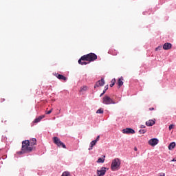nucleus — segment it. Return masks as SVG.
I'll use <instances>...</instances> for the list:
<instances>
[{"mask_svg": "<svg viewBox=\"0 0 176 176\" xmlns=\"http://www.w3.org/2000/svg\"><path fill=\"white\" fill-rule=\"evenodd\" d=\"M148 109H149V111H155V108H153V107H151Z\"/></svg>", "mask_w": 176, "mask_h": 176, "instance_id": "30", "label": "nucleus"}, {"mask_svg": "<svg viewBox=\"0 0 176 176\" xmlns=\"http://www.w3.org/2000/svg\"><path fill=\"white\" fill-rule=\"evenodd\" d=\"M81 60H82V61H89V63H91V61H96V60H97V56L94 53H89L81 56Z\"/></svg>", "mask_w": 176, "mask_h": 176, "instance_id": "2", "label": "nucleus"}, {"mask_svg": "<svg viewBox=\"0 0 176 176\" xmlns=\"http://www.w3.org/2000/svg\"><path fill=\"white\" fill-rule=\"evenodd\" d=\"M174 124H170V125H169V130H173V129H174Z\"/></svg>", "mask_w": 176, "mask_h": 176, "instance_id": "27", "label": "nucleus"}, {"mask_svg": "<svg viewBox=\"0 0 176 176\" xmlns=\"http://www.w3.org/2000/svg\"><path fill=\"white\" fill-rule=\"evenodd\" d=\"M155 120H150L146 122V125L148 126H153L155 124Z\"/></svg>", "mask_w": 176, "mask_h": 176, "instance_id": "12", "label": "nucleus"}, {"mask_svg": "<svg viewBox=\"0 0 176 176\" xmlns=\"http://www.w3.org/2000/svg\"><path fill=\"white\" fill-rule=\"evenodd\" d=\"M107 173V168L102 167L100 170H97L98 176H104Z\"/></svg>", "mask_w": 176, "mask_h": 176, "instance_id": "6", "label": "nucleus"}, {"mask_svg": "<svg viewBox=\"0 0 176 176\" xmlns=\"http://www.w3.org/2000/svg\"><path fill=\"white\" fill-rule=\"evenodd\" d=\"M29 144L30 146H35L36 145V139L32 138L29 140Z\"/></svg>", "mask_w": 176, "mask_h": 176, "instance_id": "11", "label": "nucleus"}, {"mask_svg": "<svg viewBox=\"0 0 176 176\" xmlns=\"http://www.w3.org/2000/svg\"><path fill=\"white\" fill-rule=\"evenodd\" d=\"M141 129H145V126L141 125Z\"/></svg>", "mask_w": 176, "mask_h": 176, "instance_id": "33", "label": "nucleus"}, {"mask_svg": "<svg viewBox=\"0 0 176 176\" xmlns=\"http://www.w3.org/2000/svg\"><path fill=\"white\" fill-rule=\"evenodd\" d=\"M53 141L54 143L57 145V146H58V148H63L64 149L67 148L65 144L63 142H61V140H60V138H58V137L53 138Z\"/></svg>", "mask_w": 176, "mask_h": 176, "instance_id": "5", "label": "nucleus"}, {"mask_svg": "<svg viewBox=\"0 0 176 176\" xmlns=\"http://www.w3.org/2000/svg\"><path fill=\"white\" fill-rule=\"evenodd\" d=\"M96 113H104V110L102 109H99L97 110Z\"/></svg>", "mask_w": 176, "mask_h": 176, "instance_id": "23", "label": "nucleus"}, {"mask_svg": "<svg viewBox=\"0 0 176 176\" xmlns=\"http://www.w3.org/2000/svg\"><path fill=\"white\" fill-rule=\"evenodd\" d=\"M78 64H80V65H86L89 64V63L86 62L85 60H82V58H80L78 60Z\"/></svg>", "mask_w": 176, "mask_h": 176, "instance_id": "15", "label": "nucleus"}, {"mask_svg": "<svg viewBox=\"0 0 176 176\" xmlns=\"http://www.w3.org/2000/svg\"><path fill=\"white\" fill-rule=\"evenodd\" d=\"M95 141H96V142H97L98 141H100V135H98V136H97V138H96V139L95 140Z\"/></svg>", "mask_w": 176, "mask_h": 176, "instance_id": "28", "label": "nucleus"}, {"mask_svg": "<svg viewBox=\"0 0 176 176\" xmlns=\"http://www.w3.org/2000/svg\"><path fill=\"white\" fill-rule=\"evenodd\" d=\"M120 159L115 158L111 162V170L112 171H118L120 168Z\"/></svg>", "mask_w": 176, "mask_h": 176, "instance_id": "3", "label": "nucleus"}, {"mask_svg": "<svg viewBox=\"0 0 176 176\" xmlns=\"http://www.w3.org/2000/svg\"><path fill=\"white\" fill-rule=\"evenodd\" d=\"M3 101H5V99H3Z\"/></svg>", "mask_w": 176, "mask_h": 176, "instance_id": "37", "label": "nucleus"}, {"mask_svg": "<svg viewBox=\"0 0 176 176\" xmlns=\"http://www.w3.org/2000/svg\"><path fill=\"white\" fill-rule=\"evenodd\" d=\"M105 85V80H104V78H101V80L96 82V83L94 85V89L96 87H100V86H104Z\"/></svg>", "mask_w": 176, "mask_h": 176, "instance_id": "9", "label": "nucleus"}, {"mask_svg": "<svg viewBox=\"0 0 176 176\" xmlns=\"http://www.w3.org/2000/svg\"><path fill=\"white\" fill-rule=\"evenodd\" d=\"M175 148V142H171L168 146L169 151H173Z\"/></svg>", "mask_w": 176, "mask_h": 176, "instance_id": "17", "label": "nucleus"}, {"mask_svg": "<svg viewBox=\"0 0 176 176\" xmlns=\"http://www.w3.org/2000/svg\"><path fill=\"white\" fill-rule=\"evenodd\" d=\"M41 120V118L38 117V118H36V119L34 120V123H39V122H40Z\"/></svg>", "mask_w": 176, "mask_h": 176, "instance_id": "24", "label": "nucleus"}, {"mask_svg": "<svg viewBox=\"0 0 176 176\" xmlns=\"http://www.w3.org/2000/svg\"><path fill=\"white\" fill-rule=\"evenodd\" d=\"M102 96H104V92H102V93L100 94V97H102Z\"/></svg>", "mask_w": 176, "mask_h": 176, "instance_id": "34", "label": "nucleus"}, {"mask_svg": "<svg viewBox=\"0 0 176 176\" xmlns=\"http://www.w3.org/2000/svg\"><path fill=\"white\" fill-rule=\"evenodd\" d=\"M56 78H58V79H60V80H67V77L61 74H56Z\"/></svg>", "mask_w": 176, "mask_h": 176, "instance_id": "13", "label": "nucleus"}, {"mask_svg": "<svg viewBox=\"0 0 176 176\" xmlns=\"http://www.w3.org/2000/svg\"><path fill=\"white\" fill-rule=\"evenodd\" d=\"M102 104H104L105 105H111V104H118V102L113 101V99L108 96H104L102 98Z\"/></svg>", "mask_w": 176, "mask_h": 176, "instance_id": "4", "label": "nucleus"}, {"mask_svg": "<svg viewBox=\"0 0 176 176\" xmlns=\"http://www.w3.org/2000/svg\"><path fill=\"white\" fill-rule=\"evenodd\" d=\"M61 176H71V173L69 171H65L62 173Z\"/></svg>", "mask_w": 176, "mask_h": 176, "instance_id": "21", "label": "nucleus"}, {"mask_svg": "<svg viewBox=\"0 0 176 176\" xmlns=\"http://www.w3.org/2000/svg\"><path fill=\"white\" fill-rule=\"evenodd\" d=\"M40 119L42 120L45 118V115L39 116Z\"/></svg>", "mask_w": 176, "mask_h": 176, "instance_id": "29", "label": "nucleus"}, {"mask_svg": "<svg viewBox=\"0 0 176 176\" xmlns=\"http://www.w3.org/2000/svg\"><path fill=\"white\" fill-rule=\"evenodd\" d=\"M159 144V140L156 138H153L151 139L148 141V144L151 145V146H155V145H157Z\"/></svg>", "mask_w": 176, "mask_h": 176, "instance_id": "8", "label": "nucleus"}, {"mask_svg": "<svg viewBox=\"0 0 176 176\" xmlns=\"http://www.w3.org/2000/svg\"><path fill=\"white\" fill-rule=\"evenodd\" d=\"M96 144H97V142L95 140H93L92 142H91L90 147L88 148L89 151H91L93 149V146H94L96 145Z\"/></svg>", "mask_w": 176, "mask_h": 176, "instance_id": "16", "label": "nucleus"}, {"mask_svg": "<svg viewBox=\"0 0 176 176\" xmlns=\"http://www.w3.org/2000/svg\"><path fill=\"white\" fill-rule=\"evenodd\" d=\"M52 112H53V109H50L48 111H45L46 115H50V113H52Z\"/></svg>", "mask_w": 176, "mask_h": 176, "instance_id": "25", "label": "nucleus"}, {"mask_svg": "<svg viewBox=\"0 0 176 176\" xmlns=\"http://www.w3.org/2000/svg\"><path fill=\"white\" fill-rule=\"evenodd\" d=\"M87 90V86H83L80 89V93L82 91H86Z\"/></svg>", "mask_w": 176, "mask_h": 176, "instance_id": "20", "label": "nucleus"}, {"mask_svg": "<svg viewBox=\"0 0 176 176\" xmlns=\"http://www.w3.org/2000/svg\"><path fill=\"white\" fill-rule=\"evenodd\" d=\"M106 91H107V90L104 89V90L103 91V94H105Z\"/></svg>", "mask_w": 176, "mask_h": 176, "instance_id": "35", "label": "nucleus"}, {"mask_svg": "<svg viewBox=\"0 0 176 176\" xmlns=\"http://www.w3.org/2000/svg\"><path fill=\"white\" fill-rule=\"evenodd\" d=\"M173 47V45L170 43H165L163 45L164 50H170Z\"/></svg>", "mask_w": 176, "mask_h": 176, "instance_id": "10", "label": "nucleus"}, {"mask_svg": "<svg viewBox=\"0 0 176 176\" xmlns=\"http://www.w3.org/2000/svg\"><path fill=\"white\" fill-rule=\"evenodd\" d=\"M105 162V155L103 156V158H98L97 163H104Z\"/></svg>", "mask_w": 176, "mask_h": 176, "instance_id": "18", "label": "nucleus"}, {"mask_svg": "<svg viewBox=\"0 0 176 176\" xmlns=\"http://www.w3.org/2000/svg\"><path fill=\"white\" fill-rule=\"evenodd\" d=\"M171 162H176V157L175 158H173Z\"/></svg>", "mask_w": 176, "mask_h": 176, "instance_id": "32", "label": "nucleus"}, {"mask_svg": "<svg viewBox=\"0 0 176 176\" xmlns=\"http://www.w3.org/2000/svg\"><path fill=\"white\" fill-rule=\"evenodd\" d=\"M117 85H118L119 87H122V86H123V77H121L118 79Z\"/></svg>", "mask_w": 176, "mask_h": 176, "instance_id": "14", "label": "nucleus"}, {"mask_svg": "<svg viewBox=\"0 0 176 176\" xmlns=\"http://www.w3.org/2000/svg\"><path fill=\"white\" fill-rule=\"evenodd\" d=\"M137 150H138V149H137V147H135V148H134V151H137Z\"/></svg>", "mask_w": 176, "mask_h": 176, "instance_id": "36", "label": "nucleus"}, {"mask_svg": "<svg viewBox=\"0 0 176 176\" xmlns=\"http://www.w3.org/2000/svg\"><path fill=\"white\" fill-rule=\"evenodd\" d=\"M158 50H162V45H160L155 48V52H158Z\"/></svg>", "mask_w": 176, "mask_h": 176, "instance_id": "26", "label": "nucleus"}, {"mask_svg": "<svg viewBox=\"0 0 176 176\" xmlns=\"http://www.w3.org/2000/svg\"><path fill=\"white\" fill-rule=\"evenodd\" d=\"M111 82V83L110 84V87H113V86H115V84L116 83V79L113 78Z\"/></svg>", "mask_w": 176, "mask_h": 176, "instance_id": "19", "label": "nucleus"}, {"mask_svg": "<svg viewBox=\"0 0 176 176\" xmlns=\"http://www.w3.org/2000/svg\"><path fill=\"white\" fill-rule=\"evenodd\" d=\"M139 133H140V134H145V133H146V130H145V129H140L139 131Z\"/></svg>", "mask_w": 176, "mask_h": 176, "instance_id": "22", "label": "nucleus"}, {"mask_svg": "<svg viewBox=\"0 0 176 176\" xmlns=\"http://www.w3.org/2000/svg\"><path fill=\"white\" fill-rule=\"evenodd\" d=\"M34 149H35V147L30 145V140H25L22 142L21 151L19 153H30Z\"/></svg>", "mask_w": 176, "mask_h": 176, "instance_id": "1", "label": "nucleus"}, {"mask_svg": "<svg viewBox=\"0 0 176 176\" xmlns=\"http://www.w3.org/2000/svg\"><path fill=\"white\" fill-rule=\"evenodd\" d=\"M108 89V85H106L105 87H104V90H107Z\"/></svg>", "mask_w": 176, "mask_h": 176, "instance_id": "31", "label": "nucleus"}, {"mask_svg": "<svg viewBox=\"0 0 176 176\" xmlns=\"http://www.w3.org/2000/svg\"><path fill=\"white\" fill-rule=\"evenodd\" d=\"M124 134H135V131L131 128H126L122 130Z\"/></svg>", "mask_w": 176, "mask_h": 176, "instance_id": "7", "label": "nucleus"}]
</instances>
